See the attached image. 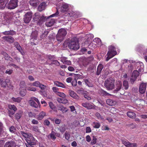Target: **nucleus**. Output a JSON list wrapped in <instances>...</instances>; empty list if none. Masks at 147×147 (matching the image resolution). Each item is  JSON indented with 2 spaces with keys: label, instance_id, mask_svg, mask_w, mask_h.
<instances>
[{
  "label": "nucleus",
  "instance_id": "f257e3e1",
  "mask_svg": "<svg viewBox=\"0 0 147 147\" xmlns=\"http://www.w3.org/2000/svg\"><path fill=\"white\" fill-rule=\"evenodd\" d=\"M115 80L112 78L107 79L104 83V86L108 90H112L115 87Z\"/></svg>",
  "mask_w": 147,
  "mask_h": 147
},
{
  "label": "nucleus",
  "instance_id": "f03ea898",
  "mask_svg": "<svg viewBox=\"0 0 147 147\" xmlns=\"http://www.w3.org/2000/svg\"><path fill=\"white\" fill-rule=\"evenodd\" d=\"M0 84L2 87L6 88L8 90H12L13 88V86L9 79H6L5 80H3L0 78Z\"/></svg>",
  "mask_w": 147,
  "mask_h": 147
},
{
  "label": "nucleus",
  "instance_id": "7ed1b4c3",
  "mask_svg": "<svg viewBox=\"0 0 147 147\" xmlns=\"http://www.w3.org/2000/svg\"><path fill=\"white\" fill-rule=\"evenodd\" d=\"M116 49V47L113 45H111L109 47V51L107 54L108 55L106 59L107 61L117 55V52Z\"/></svg>",
  "mask_w": 147,
  "mask_h": 147
},
{
  "label": "nucleus",
  "instance_id": "20e7f679",
  "mask_svg": "<svg viewBox=\"0 0 147 147\" xmlns=\"http://www.w3.org/2000/svg\"><path fill=\"white\" fill-rule=\"evenodd\" d=\"M69 48L71 49L77 50L80 48L78 42L75 40L74 39H72L70 40V42L69 44Z\"/></svg>",
  "mask_w": 147,
  "mask_h": 147
},
{
  "label": "nucleus",
  "instance_id": "39448f33",
  "mask_svg": "<svg viewBox=\"0 0 147 147\" xmlns=\"http://www.w3.org/2000/svg\"><path fill=\"white\" fill-rule=\"evenodd\" d=\"M18 0H10L7 5V7L9 9H13L18 6Z\"/></svg>",
  "mask_w": 147,
  "mask_h": 147
},
{
  "label": "nucleus",
  "instance_id": "423d86ee",
  "mask_svg": "<svg viewBox=\"0 0 147 147\" xmlns=\"http://www.w3.org/2000/svg\"><path fill=\"white\" fill-rule=\"evenodd\" d=\"M32 16V13L30 12H28L24 16V20L25 23H28L31 20Z\"/></svg>",
  "mask_w": 147,
  "mask_h": 147
},
{
  "label": "nucleus",
  "instance_id": "0eeeda50",
  "mask_svg": "<svg viewBox=\"0 0 147 147\" xmlns=\"http://www.w3.org/2000/svg\"><path fill=\"white\" fill-rule=\"evenodd\" d=\"M146 86V83H142L140 84L139 88V91L141 94H143L145 93Z\"/></svg>",
  "mask_w": 147,
  "mask_h": 147
},
{
  "label": "nucleus",
  "instance_id": "6e6552de",
  "mask_svg": "<svg viewBox=\"0 0 147 147\" xmlns=\"http://www.w3.org/2000/svg\"><path fill=\"white\" fill-rule=\"evenodd\" d=\"M1 54L4 56L6 59L8 61H9V62L10 63V64H13L11 63L13 60L4 51H2Z\"/></svg>",
  "mask_w": 147,
  "mask_h": 147
},
{
  "label": "nucleus",
  "instance_id": "1a4fd4ad",
  "mask_svg": "<svg viewBox=\"0 0 147 147\" xmlns=\"http://www.w3.org/2000/svg\"><path fill=\"white\" fill-rule=\"evenodd\" d=\"M2 38L5 41L9 43H13L14 41V38L10 36H5L3 37Z\"/></svg>",
  "mask_w": 147,
  "mask_h": 147
},
{
  "label": "nucleus",
  "instance_id": "9d476101",
  "mask_svg": "<svg viewBox=\"0 0 147 147\" xmlns=\"http://www.w3.org/2000/svg\"><path fill=\"white\" fill-rule=\"evenodd\" d=\"M47 57L48 59L52 61L51 64H60L58 61L55 60V58L54 56L49 55H47Z\"/></svg>",
  "mask_w": 147,
  "mask_h": 147
},
{
  "label": "nucleus",
  "instance_id": "9b49d317",
  "mask_svg": "<svg viewBox=\"0 0 147 147\" xmlns=\"http://www.w3.org/2000/svg\"><path fill=\"white\" fill-rule=\"evenodd\" d=\"M82 105L88 109H90L94 107V106L91 104L87 102H84L82 104Z\"/></svg>",
  "mask_w": 147,
  "mask_h": 147
},
{
  "label": "nucleus",
  "instance_id": "f8f14e48",
  "mask_svg": "<svg viewBox=\"0 0 147 147\" xmlns=\"http://www.w3.org/2000/svg\"><path fill=\"white\" fill-rule=\"evenodd\" d=\"M2 34L4 35L13 36L16 34V32L12 30L9 31H5L2 32Z\"/></svg>",
  "mask_w": 147,
  "mask_h": 147
},
{
  "label": "nucleus",
  "instance_id": "ddd939ff",
  "mask_svg": "<svg viewBox=\"0 0 147 147\" xmlns=\"http://www.w3.org/2000/svg\"><path fill=\"white\" fill-rule=\"evenodd\" d=\"M116 86V88L113 91V92L115 93H117L121 89L122 86V84L121 82L120 81H118L117 82Z\"/></svg>",
  "mask_w": 147,
  "mask_h": 147
},
{
  "label": "nucleus",
  "instance_id": "4468645a",
  "mask_svg": "<svg viewBox=\"0 0 147 147\" xmlns=\"http://www.w3.org/2000/svg\"><path fill=\"white\" fill-rule=\"evenodd\" d=\"M98 93L100 95L105 96H111V94L107 93L106 91L102 90L100 89L98 91Z\"/></svg>",
  "mask_w": 147,
  "mask_h": 147
},
{
  "label": "nucleus",
  "instance_id": "2eb2a0df",
  "mask_svg": "<svg viewBox=\"0 0 147 147\" xmlns=\"http://www.w3.org/2000/svg\"><path fill=\"white\" fill-rule=\"evenodd\" d=\"M8 1L9 0H0V9H4Z\"/></svg>",
  "mask_w": 147,
  "mask_h": 147
},
{
  "label": "nucleus",
  "instance_id": "dca6fc26",
  "mask_svg": "<svg viewBox=\"0 0 147 147\" xmlns=\"http://www.w3.org/2000/svg\"><path fill=\"white\" fill-rule=\"evenodd\" d=\"M67 33V31L65 29L63 28H61L59 30L57 34L64 37L66 35Z\"/></svg>",
  "mask_w": 147,
  "mask_h": 147
},
{
  "label": "nucleus",
  "instance_id": "f3484780",
  "mask_svg": "<svg viewBox=\"0 0 147 147\" xmlns=\"http://www.w3.org/2000/svg\"><path fill=\"white\" fill-rule=\"evenodd\" d=\"M69 93L70 96L73 98L76 99H79L78 96L74 91L70 90L69 91Z\"/></svg>",
  "mask_w": 147,
  "mask_h": 147
},
{
  "label": "nucleus",
  "instance_id": "a211bd4d",
  "mask_svg": "<svg viewBox=\"0 0 147 147\" xmlns=\"http://www.w3.org/2000/svg\"><path fill=\"white\" fill-rule=\"evenodd\" d=\"M15 143L13 141L6 142L4 146V147H16Z\"/></svg>",
  "mask_w": 147,
  "mask_h": 147
},
{
  "label": "nucleus",
  "instance_id": "6ab92c4d",
  "mask_svg": "<svg viewBox=\"0 0 147 147\" xmlns=\"http://www.w3.org/2000/svg\"><path fill=\"white\" fill-rule=\"evenodd\" d=\"M45 115L46 113L43 111H42L37 116L36 119L38 120H41Z\"/></svg>",
  "mask_w": 147,
  "mask_h": 147
},
{
  "label": "nucleus",
  "instance_id": "aec40b11",
  "mask_svg": "<svg viewBox=\"0 0 147 147\" xmlns=\"http://www.w3.org/2000/svg\"><path fill=\"white\" fill-rule=\"evenodd\" d=\"M55 21V20L54 19H52L46 22V25L48 27H51L54 24Z\"/></svg>",
  "mask_w": 147,
  "mask_h": 147
},
{
  "label": "nucleus",
  "instance_id": "412c9836",
  "mask_svg": "<svg viewBox=\"0 0 147 147\" xmlns=\"http://www.w3.org/2000/svg\"><path fill=\"white\" fill-rule=\"evenodd\" d=\"M29 103L30 105L32 107L35 108H37L39 106V105L37 103H36L33 100H30L29 101Z\"/></svg>",
  "mask_w": 147,
  "mask_h": 147
},
{
  "label": "nucleus",
  "instance_id": "4be33fe9",
  "mask_svg": "<svg viewBox=\"0 0 147 147\" xmlns=\"http://www.w3.org/2000/svg\"><path fill=\"white\" fill-rule=\"evenodd\" d=\"M106 102L107 105L111 106H114L117 103L116 102L111 99H107Z\"/></svg>",
  "mask_w": 147,
  "mask_h": 147
},
{
  "label": "nucleus",
  "instance_id": "5701e85b",
  "mask_svg": "<svg viewBox=\"0 0 147 147\" xmlns=\"http://www.w3.org/2000/svg\"><path fill=\"white\" fill-rule=\"evenodd\" d=\"M27 144H26V146L27 147H34V145H36V143L31 141L29 140H27Z\"/></svg>",
  "mask_w": 147,
  "mask_h": 147
},
{
  "label": "nucleus",
  "instance_id": "b1692460",
  "mask_svg": "<svg viewBox=\"0 0 147 147\" xmlns=\"http://www.w3.org/2000/svg\"><path fill=\"white\" fill-rule=\"evenodd\" d=\"M68 5L67 4H63L61 7V10L62 12H64L68 9Z\"/></svg>",
  "mask_w": 147,
  "mask_h": 147
},
{
  "label": "nucleus",
  "instance_id": "393cba45",
  "mask_svg": "<svg viewBox=\"0 0 147 147\" xmlns=\"http://www.w3.org/2000/svg\"><path fill=\"white\" fill-rule=\"evenodd\" d=\"M45 5L46 3L45 2H43L41 3L38 7V11H41L44 10L45 9Z\"/></svg>",
  "mask_w": 147,
  "mask_h": 147
},
{
  "label": "nucleus",
  "instance_id": "a878e982",
  "mask_svg": "<svg viewBox=\"0 0 147 147\" xmlns=\"http://www.w3.org/2000/svg\"><path fill=\"white\" fill-rule=\"evenodd\" d=\"M39 3V1L38 0H30V5L34 7L37 6Z\"/></svg>",
  "mask_w": 147,
  "mask_h": 147
},
{
  "label": "nucleus",
  "instance_id": "bb28decb",
  "mask_svg": "<svg viewBox=\"0 0 147 147\" xmlns=\"http://www.w3.org/2000/svg\"><path fill=\"white\" fill-rule=\"evenodd\" d=\"M55 132L52 131L51 133L49 134L48 136V138L49 139H51L53 140H54L56 139V138L55 136Z\"/></svg>",
  "mask_w": 147,
  "mask_h": 147
},
{
  "label": "nucleus",
  "instance_id": "cd10ccee",
  "mask_svg": "<svg viewBox=\"0 0 147 147\" xmlns=\"http://www.w3.org/2000/svg\"><path fill=\"white\" fill-rule=\"evenodd\" d=\"M128 117L131 119H134L136 117V114L134 112L128 111L127 113Z\"/></svg>",
  "mask_w": 147,
  "mask_h": 147
},
{
  "label": "nucleus",
  "instance_id": "c85d7f7f",
  "mask_svg": "<svg viewBox=\"0 0 147 147\" xmlns=\"http://www.w3.org/2000/svg\"><path fill=\"white\" fill-rule=\"evenodd\" d=\"M57 100L58 102L63 104H66L68 102L67 99L65 98H57Z\"/></svg>",
  "mask_w": 147,
  "mask_h": 147
},
{
  "label": "nucleus",
  "instance_id": "c756f323",
  "mask_svg": "<svg viewBox=\"0 0 147 147\" xmlns=\"http://www.w3.org/2000/svg\"><path fill=\"white\" fill-rule=\"evenodd\" d=\"M54 84L57 86L63 88H65V86L63 84L58 81H55L54 82Z\"/></svg>",
  "mask_w": 147,
  "mask_h": 147
},
{
  "label": "nucleus",
  "instance_id": "7c9ffc66",
  "mask_svg": "<svg viewBox=\"0 0 147 147\" xmlns=\"http://www.w3.org/2000/svg\"><path fill=\"white\" fill-rule=\"evenodd\" d=\"M103 66V65H98L97 69L96 75L98 76L99 75L102 69Z\"/></svg>",
  "mask_w": 147,
  "mask_h": 147
},
{
  "label": "nucleus",
  "instance_id": "2f4dec72",
  "mask_svg": "<svg viewBox=\"0 0 147 147\" xmlns=\"http://www.w3.org/2000/svg\"><path fill=\"white\" fill-rule=\"evenodd\" d=\"M138 62L136 63L135 61H133V60H128L127 59H125L123 61V64H131L132 63L133 64H136Z\"/></svg>",
  "mask_w": 147,
  "mask_h": 147
},
{
  "label": "nucleus",
  "instance_id": "473e14b6",
  "mask_svg": "<svg viewBox=\"0 0 147 147\" xmlns=\"http://www.w3.org/2000/svg\"><path fill=\"white\" fill-rule=\"evenodd\" d=\"M59 110L61 111L63 113H65L67 112V108L61 105H60L58 107Z\"/></svg>",
  "mask_w": 147,
  "mask_h": 147
},
{
  "label": "nucleus",
  "instance_id": "72a5a7b5",
  "mask_svg": "<svg viewBox=\"0 0 147 147\" xmlns=\"http://www.w3.org/2000/svg\"><path fill=\"white\" fill-rule=\"evenodd\" d=\"M123 144L127 147H131V146L134 143H130L127 141L123 140L122 142Z\"/></svg>",
  "mask_w": 147,
  "mask_h": 147
},
{
  "label": "nucleus",
  "instance_id": "f704fd0d",
  "mask_svg": "<svg viewBox=\"0 0 147 147\" xmlns=\"http://www.w3.org/2000/svg\"><path fill=\"white\" fill-rule=\"evenodd\" d=\"M22 98L20 97L15 98L13 97L11 98V100L14 102L20 103L21 102Z\"/></svg>",
  "mask_w": 147,
  "mask_h": 147
},
{
  "label": "nucleus",
  "instance_id": "c9c22d12",
  "mask_svg": "<svg viewBox=\"0 0 147 147\" xmlns=\"http://www.w3.org/2000/svg\"><path fill=\"white\" fill-rule=\"evenodd\" d=\"M139 73L138 71L134 70L131 76L137 79V77L139 76Z\"/></svg>",
  "mask_w": 147,
  "mask_h": 147
},
{
  "label": "nucleus",
  "instance_id": "e433bc0d",
  "mask_svg": "<svg viewBox=\"0 0 147 147\" xmlns=\"http://www.w3.org/2000/svg\"><path fill=\"white\" fill-rule=\"evenodd\" d=\"M61 61L63 63L65 64H71V62L69 60H68L66 58H63Z\"/></svg>",
  "mask_w": 147,
  "mask_h": 147
},
{
  "label": "nucleus",
  "instance_id": "4c0bfd02",
  "mask_svg": "<svg viewBox=\"0 0 147 147\" xmlns=\"http://www.w3.org/2000/svg\"><path fill=\"white\" fill-rule=\"evenodd\" d=\"M20 90V95L22 96H25L26 95V89L25 88H22Z\"/></svg>",
  "mask_w": 147,
  "mask_h": 147
},
{
  "label": "nucleus",
  "instance_id": "58836bf2",
  "mask_svg": "<svg viewBox=\"0 0 147 147\" xmlns=\"http://www.w3.org/2000/svg\"><path fill=\"white\" fill-rule=\"evenodd\" d=\"M123 86L124 87V89H127L129 87L128 82L126 80H124L123 81Z\"/></svg>",
  "mask_w": 147,
  "mask_h": 147
},
{
  "label": "nucleus",
  "instance_id": "ea45409f",
  "mask_svg": "<svg viewBox=\"0 0 147 147\" xmlns=\"http://www.w3.org/2000/svg\"><path fill=\"white\" fill-rule=\"evenodd\" d=\"M56 39L59 42H61L64 39V37L61 36L59 35L58 34H57L56 36Z\"/></svg>",
  "mask_w": 147,
  "mask_h": 147
},
{
  "label": "nucleus",
  "instance_id": "a19ab883",
  "mask_svg": "<svg viewBox=\"0 0 147 147\" xmlns=\"http://www.w3.org/2000/svg\"><path fill=\"white\" fill-rule=\"evenodd\" d=\"M8 108L9 110H13V111H16L17 110V108L14 105H9L8 106Z\"/></svg>",
  "mask_w": 147,
  "mask_h": 147
},
{
  "label": "nucleus",
  "instance_id": "79ce46f5",
  "mask_svg": "<svg viewBox=\"0 0 147 147\" xmlns=\"http://www.w3.org/2000/svg\"><path fill=\"white\" fill-rule=\"evenodd\" d=\"M93 127L96 129L99 128L100 126V124L99 123L96 122H94L93 123Z\"/></svg>",
  "mask_w": 147,
  "mask_h": 147
},
{
  "label": "nucleus",
  "instance_id": "37998d69",
  "mask_svg": "<svg viewBox=\"0 0 147 147\" xmlns=\"http://www.w3.org/2000/svg\"><path fill=\"white\" fill-rule=\"evenodd\" d=\"M20 90L22 88H25L26 86L25 82L24 81H21L20 83Z\"/></svg>",
  "mask_w": 147,
  "mask_h": 147
},
{
  "label": "nucleus",
  "instance_id": "c03bdc74",
  "mask_svg": "<svg viewBox=\"0 0 147 147\" xmlns=\"http://www.w3.org/2000/svg\"><path fill=\"white\" fill-rule=\"evenodd\" d=\"M86 84L88 87H92V84L91 83L88 79L84 80Z\"/></svg>",
  "mask_w": 147,
  "mask_h": 147
},
{
  "label": "nucleus",
  "instance_id": "a18cd8bd",
  "mask_svg": "<svg viewBox=\"0 0 147 147\" xmlns=\"http://www.w3.org/2000/svg\"><path fill=\"white\" fill-rule=\"evenodd\" d=\"M58 129L62 133H63L66 130L65 125H63L60 127Z\"/></svg>",
  "mask_w": 147,
  "mask_h": 147
},
{
  "label": "nucleus",
  "instance_id": "49530a36",
  "mask_svg": "<svg viewBox=\"0 0 147 147\" xmlns=\"http://www.w3.org/2000/svg\"><path fill=\"white\" fill-rule=\"evenodd\" d=\"M16 48H17V49L19 51L22 55H23L24 54V53L20 45L16 47Z\"/></svg>",
  "mask_w": 147,
  "mask_h": 147
},
{
  "label": "nucleus",
  "instance_id": "de8ad7c7",
  "mask_svg": "<svg viewBox=\"0 0 147 147\" xmlns=\"http://www.w3.org/2000/svg\"><path fill=\"white\" fill-rule=\"evenodd\" d=\"M97 45L95 43H94L93 41L91 42L89 45V47H90L91 49H94L97 47Z\"/></svg>",
  "mask_w": 147,
  "mask_h": 147
},
{
  "label": "nucleus",
  "instance_id": "09e8293b",
  "mask_svg": "<svg viewBox=\"0 0 147 147\" xmlns=\"http://www.w3.org/2000/svg\"><path fill=\"white\" fill-rule=\"evenodd\" d=\"M93 42L94 43H95L97 45L98 44H99V43H101V40L98 38H95L93 40Z\"/></svg>",
  "mask_w": 147,
  "mask_h": 147
},
{
  "label": "nucleus",
  "instance_id": "8fccbe9b",
  "mask_svg": "<svg viewBox=\"0 0 147 147\" xmlns=\"http://www.w3.org/2000/svg\"><path fill=\"white\" fill-rule=\"evenodd\" d=\"M70 42V40H66L63 43V45L64 48L67 47L68 46L69 47V44Z\"/></svg>",
  "mask_w": 147,
  "mask_h": 147
},
{
  "label": "nucleus",
  "instance_id": "3c124183",
  "mask_svg": "<svg viewBox=\"0 0 147 147\" xmlns=\"http://www.w3.org/2000/svg\"><path fill=\"white\" fill-rule=\"evenodd\" d=\"M5 68L3 65L0 66V73L2 74L5 72Z\"/></svg>",
  "mask_w": 147,
  "mask_h": 147
},
{
  "label": "nucleus",
  "instance_id": "603ef678",
  "mask_svg": "<svg viewBox=\"0 0 147 147\" xmlns=\"http://www.w3.org/2000/svg\"><path fill=\"white\" fill-rule=\"evenodd\" d=\"M57 95L63 98L65 97V95L63 93L58 92L57 93Z\"/></svg>",
  "mask_w": 147,
  "mask_h": 147
},
{
  "label": "nucleus",
  "instance_id": "864d4df0",
  "mask_svg": "<svg viewBox=\"0 0 147 147\" xmlns=\"http://www.w3.org/2000/svg\"><path fill=\"white\" fill-rule=\"evenodd\" d=\"M47 19V18L46 17L42 16L40 18L38 21V23H40L42 22L45 21Z\"/></svg>",
  "mask_w": 147,
  "mask_h": 147
},
{
  "label": "nucleus",
  "instance_id": "5fc2aeb1",
  "mask_svg": "<svg viewBox=\"0 0 147 147\" xmlns=\"http://www.w3.org/2000/svg\"><path fill=\"white\" fill-rule=\"evenodd\" d=\"M9 130L11 133H14L15 132L16 129L14 126H12L9 128Z\"/></svg>",
  "mask_w": 147,
  "mask_h": 147
},
{
  "label": "nucleus",
  "instance_id": "6e6d98bb",
  "mask_svg": "<svg viewBox=\"0 0 147 147\" xmlns=\"http://www.w3.org/2000/svg\"><path fill=\"white\" fill-rule=\"evenodd\" d=\"M74 74V75L75 79L76 80L83 78V76L80 74Z\"/></svg>",
  "mask_w": 147,
  "mask_h": 147
},
{
  "label": "nucleus",
  "instance_id": "4d7b16f0",
  "mask_svg": "<svg viewBox=\"0 0 147 147\" xmlns=\"http://www.w3.org/2000/svg\"><path fill=\"white\" fill-rule=\"evenodd\" d=\"M40 84V83L38 81H36L32 84V85L37 87H39Z\"/></svg>",
  "mask_w": 147,
  "mask_h": 147
},
{
  "label": "nucleus",
  "instance_id": "13d9d810",
  "mask_svg": "<svg viewBox=\"0 0 147 147\" xmlns=\"http://www.w3.org/2000/svg\"><path fill=\"white\" fill-rule=\"evenodd\" d=\"M15 111H12V110H9L8 111V113L9 116L11 117L12 116V115L14 114L15 112Z\"/></svg>",
  "mask_w": 147,
  "mask_h": 147
},
{
  "label": "nucleus",
  "instance_id": "bf43d9fd",
  "mask_svg": "<svg viewBox=\"0 0 147 147\" xmlns=\"http://www.w3.org/2000/svg\"><path fill=\"white\" fill-rule=\"evenodd\" d=\"M49 105L50 108L52 109L55 110L56 109V107L55 105L52 102H49Z\"/></svg>",
  "mask_w": 147,
  "mask_h": 147
},
{
  "label": "nucleus",
  "instance_id": "052dcab7",
  "mask_svg": "<svg viewBox=\"0 0 147 147\" xmlns=\"http://www.w3.org/2000/svg\"><path fill=\"white\" fill-rule=\"evenodd\" d=\"M144 68V65H140L138 67L137 69L139 72H141L143 71Z\"/></svg>",
  "mask_w": 147,
  "mask_h": 147
},
{
  "label": "nucleus",
  "instance_id": "680f3d73",
  "mask_svg": "<svg viewBox=\"0 0 147 147\" xmlns=\"http://www.w3.org/2000/svg\"><path fill=\"white\" fill-rule=\"evenodd\" d=\"M22 116L21 113L20 112H18L17 113L15 114V117L16 119L18 120Z\"/></svg>",
  "mask_w": 147,
  "mask_h": 147
},
{
  "label": "nucleus",
  "instance_id": "e2e57ef3",
  "mask_svg": "<svg viewBox=\"0 0 147 147\" xmlns=\"http://www.w3.org/2000/svg\"><path fill=\"white\" fill-rule=\"evenodd\" d=\"M97 139L96 137L94 136H93V138L91 142V144L92 145L95 144L96 142Z\"/></svg>",
  "mask_w": 147,
  "mask_h": 147
},
{
  "label": "nucleus",
  "instance_id": "0e129e2a",
  "mask_svg": "<svg viewBox=\"0 0 147 147\" xmlns=\"http://www.w3.org/2000/svg\"><path fill=\"white\" fill-rule=\"evenodd\" d=\"M37 35V32L36 31L32 32V34L31 36L32 38H36Z\"/></svg>",
  "mask_w": 147,
  "mask_h": 147
},
{
  "label": "nucleus",
  "instance_id": "69168bd1",
  "mask_svg": "<svg viewBox=\"0 0 147 147\" xmlns=\"http://www.w3.org/2000/svg\"><path fill=\"white\" fill-rule=\"evenodd\" d=\"M13 72V71L11 69H7L5 71V72L6 74H7L9 75L11 74Z\"/></svg>",
  "mask_w": 147,
  "mask_h": 147
},
{
  "label": "nucleus",
  "instance_id": "338daca9",
  "mask_svg": "<svg viewBox=\"0 0 147 147\" xmlns=\"http://www.w3.org/2000/svg\"><path fill=\"white\" fill-rule=\"evenodd\" d=\"M95 115L98 119H103L102 116L100 115V114L99 113H95Z\"/></svg>",
  "mask_w": 147,
  "mask_h": 147
},
{
  "label": "nucleus",
  "instance_id": "774afa93",
  "mask_svg": "<svg viewBox=\"0 0 147 147\" xmlns=\"http://www.w3.org/2000/svg\"><path fill=\"white\" fill-rule=\"evenodd\" d=\"M75 14V13L73 11H71L69 13H68L67 14V16H68L70 17H74V15Z\"/></svg>",
  "mask_w": 147,
  "mask_h": 147
}]
</instances>
